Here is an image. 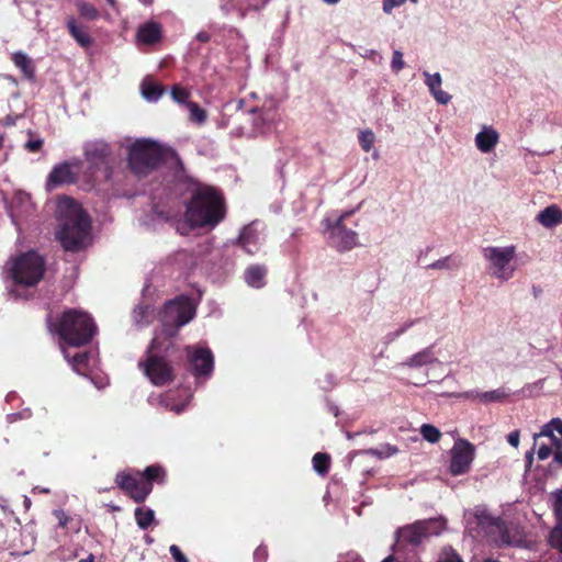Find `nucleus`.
Listing matches in <instances>:
<instances>
[{
	"label": "nucleus",
	"mask_w": 562,
	"mask_h": 562,
	"mask_svg": "<svg viewBox=\"0 0 562 562\" xmlns=\"http://www.w3.org/2000/svg\"><path fill=\"white\" fill-rule=\"evenodd\" d=\"M191 199L187 203L184 218L191 228L213 229L225 217L224 199L209 186L191 183Z\"/></svg>",
	"instance_id": "obj_1"
},
{
	"label": "nucleus",
	"mask_w": 562,
	"mask_h": 562,
	"mask_svg": "<svg viewBox=\"0 0 562 562\" xmlns=\"http://www.w3.org/2000/svg\"><path fill=\"white\" fill-rule=\"evenodd\" d=\"M58 229L56 236L67 251H79L90 232L88 214L71 198H64L58 204Z\"/></svg>",
	"instance_id": "obj_2"
},
{
	"label": "nucleus",
	"mask_w": 562,
	"mask_h": 562,
	"mask_svg": "<svg viewBox=\"0 0 562 562\" xmlns=\"http://www.w3.org/2000/svg\"><path fill=\"white\" fill-rule=\"evenodd\" d=\"M47 322L49 330L58 334L69 347L88 345L97 333L92 317L78 310L65 311L56 323L48 316Z\"/></svg>",
	"instance_id": "obj_3"
},
{
	"label": "nucleus",
	"mask_w": 562,
	"mask_h": 562,
	"mask_svg": "<svg viewBox=\"0 0 562 562\" xmlns=\"http://www.w3.org/2000/svg\"><path fill=\"white\" fill-rule=\"evenodd\" d=\"M447 528L443 517L416 520L396 530V547L404 549L416 548L432 536H439Z\"/></svg>",
	"instance_id": "obj_4"
},
{
	"label": "nucleus",
	"mask_w": 562,
	"mask_h": 562,
	"mask_svg": "<svg viewBox=\"0 0 562 562\" xmlns=\"http://www.w3.org/2000/svg\"><path fill=\"white\" fill-rule=\"evenodd\" d=\"M162 157L158 143L150 139L136 140L130 148L128 166L136 176L143 177L156 169L162 162Z\"/></svg>",
	"instance_id": "obj_5"
},
{
	"label": "nucleus",
	"mask_w": 562,
	"mask_h": 562,
	"mask_svg": "<svg viewBox=\"0 0 562 562\" xmlns=\"http://www.w3.org/2000/svg\"><path fill=\"white\" fill-rule=\"evenodd\" d=\"M44 270V259L37 252L31 250L15 258L9 272L15 284L30 288L42 280Z\"/></svg>",
	"instance_id": "obj_6"
},
{
	"label": "nucleus",
	"mask_w": 562,
	"mask_h": 562,
	"mask_svg": "<svg viewBox=\"0 0 562 562\" xmlns=\"http://www.w3.org/2000/svg\"><path fill=\"white\" fill-rule=\"evenodd\" d=\"M353 210L342 212L338 217L323 221L324 235L328 245L338 252H347L359 245L358 233L345 225V220L353 214Z\"/></svg>",
	"instance_id": "obj_7"
},
{
	"label": "nucleus",
	"mask_w": 562,
	"mask_h": 562,
	"mask_svg": "<svg viewBox=\"0 0 562 562\" xmlns=\"http://www.w3.org/2000/svg\"><path fill=\"white\" fill-rule=\"evenodd\" d=\"M483 257L490 262L493 276L502 281H507L514 276L515 268L510 265L515 257V247H495L483 248Z\"/></svg>",
	"instance_id": "obj_8"
},
{
	"label": "nucleus",
	"mask_w": 562,
	"mask_h": 562,
	"mask_svg": "<svg viewBox=\"0 0 562 562\" xmlns=\"http://www.w3.org/2000/svg\"><path fill=\"white\" fill-rule=\"evenodd\" d=\"M194 316V310L188 299L177 297L167 302L160 314V321L168 330L172 327L175 330L188 324Z\"/></svg>",
	"instance_id": "obj_9"
},
{
	"label": "nucleus",
	"mask_w": 562,
	"mask_h": 562,
	"mask_svg": "<svg viewBox=\"0 0 562 562\" xmlns=\"http://www.w3.org/2000/svg\"><path fill=\"white\" fill-rule=\"evenodd\" d=\"M279 103L276 98L268 97L261 106L248 110L251 116L252 131L256 134L270 133L279 121Z\"/></svg>",
	"instance_id": "obj_10"
},
{
	"label": "nucleus",
	"mask_w": 562,
	"mask_h": 562,
	"mask_svg": "<svg viewBox=\"0 0 562 562\" xmlns=\"http://www.w3.org/2000/svg\"><path fill=\"white\" fill-rule=\"evenodd\" d=\"M400 367L407 369H419L427 367V375L429 376L428 383H439L441 380L435 375H430V372L440 370L445 373V364L438 359L435 351V344L429 345L422 350L413 353L400 363Z\"/></svg>",
	"instance_id": "obj_11"
},
{
	"label": "nucleus",
	"mask_w": 562,
	"mask_h": 562,
	"mask_svg": "<svg viewBox=\"0 0 562 562\" xmlns=\"http://www.w3.org/2000/svg\"><path fill=\"white\" fill-rule=\"evenodd\" d=\"M477 525L492 538L498 547L513 546L516 539L510 536L506 522L501 517H493L487 513L476 515Z\"/></svg>",
	"instance_id": "obj_12"
},
{
	"label": "nucleus",
	"mask_w": 562,
	"mask_h": 562,
	"mask_svg": "<svg viewBox=\"0 0 562 562\" xmlns=\"http://www.w3.org/2000/svg\"><path fill=\"white\" fill-rule=\"evenodd\" d=\"M116 486L135 503H144L151 493L149 483L143 482L140 472L135 475L130 472H119L115 476Z\"/></svg>",
	"instance_id": "obj_13"
},
{
	"label": "nucleus",
	"mask_w": 562,
	"mask_h": 562,
	"mask_svg": "<svg viewBox=\"0 0 562 562\" xmlns=\"http://www.w3.org/2000/svg\"><path fill=\"white\" fill-rule=\"evenodd\" d=\"M116 486L135 503H144L151 493L149 483L143 482L140 472L135 475L130 472H119L115 476Z\"/></svg>",
	"instance_id": "obj_14"
},
{
	"label": "nucleus",
	"mask_w": 562,
	"mask_h": 562,
	"mask_svg": "<svg viewBox=\"0 0 562 562\" xmlns=\"http://www.w3.org/2000/svg\"><path fill=\"white\" fill-rule=\"evenodd\" d=\"M190 371L198 382H205L214 370V357L209 348H188Z\"/></svg>",
	"instance_id": "obj_15"
},
{
	"label": "nucleus",
	"mask_w": 562,
	"mask_h": 562,
	"mask_svg": "<svg viewBox=\"0 0 562 562\" xmlns=\"http://www.w3.org/2000/svg\"><path fill=\"white\" fill-rule=\"evenodd\" d=\"M139 367L143 368L144 374L155 385L170 383L173 379L172 367L161 357L150 356L145 363L139 362Z\"/></svg>",
	"instance_id": "obj_16"
},
{
	"label": "nucleus",
	"mask_w": 562,
	"mask_h": 562,
	"mask_svg": "<svg viewBox=\"0 0 562 562\" xmlns=\"http://www.w3.org/2000/svg\"><path fill=\"white\" fill-rule=\"evenodd\" d=\"M473 459L474 446L464 439H459L451 449L450 473L454 476L467 473Z\"/></svg>",
	"instance_id": "obj_17"
},
{
	"label": "nucleus",
	"mask_w": 562,
	"mask_h": 562,
	"mask_svg": "<svg viewBox=\"0 0 562 562\" xmlns=\"http://www.w3.org/2000/svg\"><path fill=\"white\" fill-rule=\"evenodd\" d=\"M83 153L90 168H100L108 164L111 155L110 145L101 139L90 140L83 145Z\"/></svg>",
	"instance_id": "obj_18"
},
{
	"label": "nucleus",
	"mask_w": 562,
	"mask_h": 562,
	"mask_svg": "<svg viewBox=\"0 0 562 562\" xmlns=\"http://www.w3.org/2000/svg\"><path fill=\"white\" fill-rule=\"evenodd\" d=\"M76 179L72 164L64 161L53 167L46 179V189L50 191L60 186L74 183Z\"/></svg>",
	"instance_id": "obj_19"
},
{
	"label": "nucleus",
	"mask_w": 562,
	"mask_h": 562,
	"mask_svg": "<svg viewBox=\"0 0 562 562\" xmlns=\"http://www.w3.org/2000/svg\"><path fill=\"white\" fill-rule=\"evenodd\" d=\"M181 389H166L158 395L154 393L149 396L150 403H158L170 411L180 412L187 405V400L180 394Z\"/></svg>",
	"instance_id": "obj_20"
},
{
	"label": "nucleus",
	"mask_w": 562,
	"mask_h": 562,
	"mask_svg": "<svg viewBox=\"0 0 562 562\" xmlns=\"http://www.w3.org/2000/svg\"><path fill=\"white\" fill-rule=\"evenodd\" d=\"M237 244L250 255L256 254L261 245V235L258 231V223L252 222L243 227Z\"/></svg>",
	"instance_id": "obj_21"
},
{
	"label": "nucleus",
	"mask_w": 562,
	"mask_h": 562,
	"mask_svg": "<svg viewBox=\"0 0 562 562\" xmlns=\"http://www.w3.org/2000/svg\"><path fill=\"white\" fill-rule=\"evenodd\" d=\"M265 0H220V9L224 15L238 12L240 18L249 10H259L263 7Z\"/></svg>",
	"instance_id": "obj_22"
},
{
	"label": "nucleus",
	"mask_w": 562,
	"mask_h": 562,
	"mask_svg": "<svg viewBox=\"0 0 562 562\" xmlns=\"http://www.w3.org/2000/svg\"><path fill=\"white\" fill-rule=\"evenodd\" d=\"M425 77V83L429 89L430 94L437 101V103L446 105L452 97L441 89L442 79L439 72L429 74L428 71L423 72Z\"/></svg>",
	"instance_id": "obj_23"
},
{
	"label": "nucleus",
	"mask_w": 562,
	"mask_h": 562,
	"mask_svg": "<svg viewBox=\"0 0 562 562\" xmlns=\"http://www.w3.org/2000/svg\"><path fill=\"white\" fill-rule=\"evenodd\" d=\"M441 396L457 398H479L482 403L502 402L507 395L503 389H494L483 393H474L473 391L463 393H443Z\"/></svg>",
	"instance_id": "obj_24"
},
{
	"label": "nucleus",
	"mask_w": 562,
	"mask_h": 562,
	"mask_svg": "<svg viewBox=\"0 0 562 562\" xmlns=\"http://www.w3.org/2000/svg\"><path fill=\"white\" fill-rule=\"evenodd\" d=\"M66 26L71 37L83 48H88L93 44V40L87 27L79 24L74 16L66 20Z\"/></svg>",
	"instance_id": "obj_25"
},
{
	"label": "nucleus",
	"mask_w": 562,
	"mask_h": 562,
	"mask_svg": "<svg viewBox=\"0 0 562 562\" xmlns=\"http://www.w3.org/2000/svg\"><path fill=\"white\" fill-rule=\"evenodd\" d=\"M499 140V134L493 127L484 126L475 136V145L477 149L487 154L494 149Z\"/></svg>",
	"instance_id": "obj_26"
},
{
	"label": "nucleus",
	"mask_w": 562,
	"mask_h": 562,
	"mask_svg": "<svg viewBox=\"0 0 562 562\" xmlns=\"http://www.w3.org/2000/svg\"><path fill=\"white\" fill-rule=\"evenodd\" d=\"M267 268L263 265H251L244 273L245 282L255 289H261L266 284Z\"/></svg>",
	"instance_id": "obj_27"
},
{
	"label": "nucleus",
	"mask_w": 562,
	"mask_h": 562,
	"mask_svg": "<svg viewBox=\"0 0 562 562\" xmlns=\"http://www.w3.org/2000/svg\"><path fill=\"white\" fill-rule=\"evenodd\" d=\"M137 38L139 42L151 45L160 41L161 26L156 22H147L138 27Z\"/></svg>",
	"instance_id": "obj_28"
},
{
	"label": "nucleus",
	"mask_w": 562,
	"mask_h": 562,
	"mask_svg": "<svg viewBox=\"0 0 562 562\" xmlns=\"http://www.w3.org/2000/svg\"><path fill=\"white\" fill-rule=\"evenodd\" d=\"M555 431L562 437V419L560 418H553L548 424L543 425L540 432L535 436V439L537 440L538 437H548L550 438L552 447L561 448L562 441L554 435Z\"/></svg>",
	"instance_id": "obj_29"
},
{
	"label": "nucleus",
	"mask_w": 562,
	"mask_h": 562,
	"mask_svg": "<svg viewBox=\"0 0 562 562\" xmlns=\"http://www.w3.org/2000/svg\"><path fill=\"white\" fill-rule=\"evenodd\" d=\"M537 221L547 228H552L562 222V212L557 205L547 206L537 215Z\"/></svg>",
	"instance_id": "obj_30"
},
{
	"label": "nucleus",
	"mask_w": 562,
	"mask_h": 562,
	"mask_svg": "<svg viewBox=\"0 0 562 562\" xmlns=\"http://www.w3.org/2000/svg\"><path fill=\"white\" fill-rule=\"evenodd\" d=\"M166 470L160 464H153L145 468L143 472H140V476L143 482L149 483V486L153 488L154 483L162 484L166 481Z\"/></svg>",
	"instance_id": "obj_31"
},
{
	"label": "nucleus",
	"mask_w": 562,
	"mask_h": 562,
	"mask_svg": "<svg viewBox=\"0 0 562 562\" xmlns=\"http://www.w3.org/2000/svg\"><path fill=\"white\" fill-rule=\"evenodd\" d=\"M462 266V257L451 254L426 266V269L453 271Z\"/></svg>",
	"instance_id": "obj_32"
},
{
	"label": "nucleus",
	"mask_w": 562,
	"mask_h": 562,
	"mask_svg": "<svg viewBox=\"0 0 562 562\" xmlns=\"http://www.w3.org/2000/svg\"><path fill=\"white\" fill-rule=\"evenodd\" d=\"M65 359L71 364L75 371L81 372V368H85L90 359L91 353L89 351H76L70 352L68 348L61 347Z\"/></svg>",
	"instance_id": "obj_33"
},
{
	"label": "nucleus",
	"mask_w": 562,
	"mask_h": 562,
	"mask_svg": "<svg viewBox=\"0 0 562 562\" xmlns=\"http://www.w3.org/2000/svg\"><path fill=\"white\" fill-rule=\"evenodd\" d=\"M12 60L14 65L21 69V71L27 79L33 80L35 78L34 64L25 53H14L12 56Z\"/></svg>",
	"instance_id": "obj_34"
},
{
	"label": "nucleus",
	"mask_w": 562,
	"mask_h": 562,
	"mask_svg": "<svg viewBox=\"0 0 562 562\" xmlns=\"http://www.w3.org/2000/svg\"><path fill=\"white\" fill-rule=\"evenodd\" d=\"M164 93V88L153 81L144 80L142 82V94L150 102H156Z\"/></svg>",
	"instance_id": "obj_35"
},
{
	"label": "nucleus",
	"mask_w": 562,
	"mask_h": 562,
	"mask_svg": "<svg viewBox=\"0 0 562 562\" xmlns=\"http://www.w3.org/2000/svg\"><path fill=\"white\" fill-rule=\"evenodd\" d=\"M151 315H153V308L150 305L139 304L134 308L132 317L136 325L143 326V325H147L150 323Z\"/></svg>",
	"instance_id": "obj_36"
},
{
	"label": "nucleus",
	"mask_w": 562,
	"mask_h": 562,
	"mask_svg": "<svg viewBox=\"0 0 562 562\" xmlns=\"http://www.w3.org/2000/svg\"><path fill=\"white\" fill-rule=\"evenodd\" d=\"M135 519L140 529H147L155 519V513L150 508L137 507L135 509Z\"/></svg>",
	"instance_id": "obj_37"
},
{
	"label": "nucleus",
	"mask_w": 562,
	"mask_h": 562,
	"mask_svg": "<svg viewBox=\"0 0 562 562\" xmlns=\"http://www.w3.org/2000/svg\"><path fill=\"white\" fill-rule=\"evenodd\" d=\"M313 468L322 475L328 473L330 468V457L327 453L317 452L313 457Z\"/></svg>",
	"instance_id": "obj_38"
},
{
	"label": "nucleus",
	"mask_w": 562,
	"mask_h": 562,
	"mask_svg": "<svg viewBox=\"0 0 562 562\" xmlns=\"http://www.w3.org/2000/svg\"><path fill=\"white\" fill-rule=\"evenodd\" d=\"M77 9L80 16L88 21H94L100 15L98 9L93 4L86 1H79L77 3Z\"/></svg>",
	"instance_id": "obj_39"
},
{
	"label": "nucleus",
	"mask_w": 562,
	"mask_h": 562,
	"mask_svg": "<svg viewBox=\"0 0 562 562\" xmlns=\"http://www.w3.org/2000/svg\"><path fill=\"white\" fill-rule=\"evenodd\" d=\"M552 512L555 517V525H562V490L551 493Z\"/></svg>",
	"instance_id": "obj_40"
},
{
	"label": "nucleus",
	"mask_w": 562,
	"mask_h": 562,
	"mask_svg": "<svg viewBox=\"0 0 562 562\" xmlns=\"http://www.w3.org/2000/svg\"><path fill=\"white\" fill-rule=\"evenodd\" d=\"M358 140L363 151L369 153L372 149L373 144L375 142V135L371 130L367 128L360 131L358 135Z\"/></svg>",
	"instance_id": "obj_41"
},
{
	"label": "nucleus",
	"mask_w": 562,
	"mask_h": 562,
	"mask_svg": "<svg viewBox=\"0 0 562 562\" xmlns=\"http://www.w3.org/2000/svg\"><path fill=\"white\" fill-rule=\"evenodd\" d=\"M420 434L425 440L431 443L438 442L441 438V432L439 429L430 424H424L420 427Z\"/></svg>",
	"instance_id": "obj_42"
},
{
	"label": "nucleus",
	"mask_w": 562,
	"mask_h": 562,
	"mask_svg": "<svg viewBox=\"0 0 562 562\" xmlns=\"http://www.w3.org/2000/svg\"><path fill=\"white\" fill-rule=\"evenodd\" d=\"M549 544L562 554V525H555L549 533Z\"/></svg>",
	"instance_id": "obj_43"
},
{
	"label": "nucleus",
	"mask_w": 562,
	"mask_h": 562,
	"mask_svg": "<svg viewBox=\"0 0 562 562\" xmlns=\"http://www.w3.org/2000/svg\"><path fill=\"white\" fill-rule=\"evenodd\" d=\"M190 117L193 122L202 124L206 121V112L195 102H189Z\"/></svg>",
	"instance_id": "obj_44"
},
{
	"label": "nucleus",
	"mask_w": 562,
	"mask_h": 562,
	"mask_svg": "<svg viewBox=\"0 0 562 562\" xmlns=\"http://www.w3.org/2000/svg\"><path fill=\"white\" fill-rule=\"evenodd\" d=\"M437 562H463V560L452 548H445L439 554Z\"/></svg>",
	"instance_id": "obj_45"
},
{
	"label": "nucleus",
	"mask_w": 562,
	"mask_h": 562,
	"mask_svg": "<svg viewBox=\"0 0 562 562\" xmlns=\"http://www.w3.org/2000/svg\"><path fill=\"white\" fill-rule=\"evenodd\" d=\"M171 97L177 103L183 104L189 99L190 93L188 90L179 86H173L171 89Z\"/></svg>",
	"instance_id": "obj_46"
},
{
	"label": "nucleus",
	"mask_w": 562,
	"mask_h": 562,
	"mask_svg": "<svg viewBox=\"0 0 562 562\" xmlns=\"http://www.w3.org/2000/svg\"><path fill=\"white\" fill-rule=\"evenodd\" d=\"M405 67V63L403 60V53L401 50H394L392 60H391V69L393 72L398 74Z\"/></svg>",
	"instance_id": "obj_47"
},
{
	"label": "nucleus",
	"mask_w": 562,
	"mask_h": 562,
	"mask_svg": "<svg viewBox=\"0 0 562 562\" xmlns=\"http://www.w3.org/2000/svg\"><path fill=\"white\" fill-rule=\"evenodd\" d=\"M44 139L41 137L31 138L24 144V149L29 153H37L42 149Z\"/></svg>",
	"instance_id": "obj_48"
},
{
	"label": "nucleus",
	"mask_w": 562,
	"mask_h": 562,
	"mask_svg": "<svg viewBox=\"0 0 562 562\" xmlns=\"http://www.w3.org/2000/svg\"><path fill=\"white\" fill-rule=\"evenodd\" d=\"M54 516L57 518L58 526L61 528H66L68 522L71 521V517L63 509L55 510Z\"/></svg>",
	"instance_id": "obj_49"
},
{
	"label": "nucleus",
	"mask_w": 562,
	"mask_h": 562,
	"mask_svg": "<svg viewBox=\"0 0 562 562\" xmlns=\"http://www.w3.org/2000/svg\"><path fill=\"white\" fill-rule=\"evenodd\" d=\"M169 552L176 562H189L188 558L178 546H170Z\"/></svg>",
	"instance_id": "obj_50"
},
{
	"label": "nucleus",
	"mask_w": 562,
	"mask_h": 562,
	"mask_svg": "<svg viewBox=\"0 0 562 562\" xmlns=\"http://www.w3.org/2000/svg\"><path fill=\"white\" fill-rule=\"evenodd\" d=\"M552 446H547V445H541L539 448H538V451H537V454H538V459L539 460H546L550 457L551 452H552Z\"/></svg>",
	"instance_id": "obj_51"
},
{
	"label": "nucleus",
	"mask_w": 562,
	"mask_h": 562,
	"mask_svg": "<svg viewBox=\"0 0 562 562\" xmlns=\"http://www.w3.org/2000/svg\"><path fill=\"white\" fill-rule=\"evenodd\" d=\"M268 557V550L266 547H258L255 550L254 558L256 562H265Z\"/></svg>",
	"instance_id": "obj_52"
},
{
	"label": "nucleus",
	"mask_w": 562,
	"mask_h": 562,
	"mask_svg": "<svg viewBox=\"0 0 562 562\" xmlns=\"http://www.w3.org/2000/svg\"><path fill=\"white\" fill-rule=\"evenodd\" d=\"M403 334V329H401L400 327L394 330V331H390L387 333L385 336H384V342L385 344H391L393 342L394 340H396L398 337H401Z\"/></svg>",
	"instance_id": "obj_53"
},
{
	"label": "nucleus",
	"mask_w": 562,
	"mask_h": 562,
	"mask_svg": "<svg viewBox=\"0 0 562 562\" xmlns=\"http://www.w3.org/2000/svg\"><path fill=\"white\" fill-rule=\"evenodd\" d=\"M340 562H364V561L357 552H349L344 558H341Z\"/></svg>",
	"instance_id": "obj_54"
},
{
	"label": "nucleus",
	"mask_w": 562,
	"mask_h": 562,
	"mask_svg": "<svg viewBox=\"0 0 562 562\" xmlns=\"http://www.w3.org/2000/svg\"><path fill=\"white\" fill-rule=\"evenodd\" d=\"M382 9L385 14H391L394 8H397L394 0H382Z\"/></svg>",
	"instance_id": "obj_55"
},
{
	"label": "nucleus",
	"mask_w": 562,
	"mask_h": 562,
	"mask_svg": "<svg viewBox=\"0 0 562 562\" xmlns=\"http://www.w3.org/2000/svg\"><path fill=\"white\" fill-rule=\"evenodd\" d=\"M507 441L513 447H518V445H519V431L515 430V431L510 432L508 435V437H507Z\"/></svg>",
	"instance_id": "obj_56"
},
{
	"label": "nucleus",
	"mask_w": 562,
	"mask_h": 562,
	"mask_svg": "<svg viewBox=\"0 0 562 562\" xmlns=\"http://www.w3.org/2000/svg\"><path fill=\"white\" fill-rule=\"evenodd\" d=\"M195 38L201 43H207L211 40V35L205 31H201L196 34Z\"/></svg>",
	"instance_id": "obj_57"
},
{
	"label": "nucleus",
	"mask_w": 562,
	"mask_h": 562,
	"mask_svg": "<svg viewBox=\"0 0 562 562\" xmlns=\"http://www.w3.org/2000/svg\"><path fill=\"white\" fill-rule=\"evenodd\" d=\"M419 319H409L403 323L400 328L403 329V334H405L411 327H413Z\"/></svg>",
	"instance_id": "obj_58"
},
{
	"label": "nucleus",
	"mask_w": 562,
	"mask_h": 562,
	"mask_svg": "<svg viewBox=\"0 0 562 562\" xmlns=\"http://www.w3.org/2000/svg\"><path fill=\"white\" fill-rule=\"evenodd\" d=\"M554 461L562 465V447L561 448H554Z\"/></svg>",
	"instance_id": "obj_59"
},
{
	"label": "nucleus",
	"mask_w": 562,
	"mask_h": 562,
	"mask_svg": "<svg viewBox=\"0 0 562 562\" xmlns=\"http://www.w3.org/2000/svg\"><path fill=\"white\" fill-rule=\"evenodd\" d=\"M364 57L367 58H375V57H379V59L381 60L382 57L379 55V53L374 49H369L366 52V54L363 55Z\"/></svg>",
	"instance_id": "obj_60"
},
{
	"label": "nucleus",
	"mask_w": 562,
	"mask_h": 562,
	"mask_svg": "<svg viewBox=\"0 0 562 562\" xmlns=\"http://www.w3.org/2000/svg\"><path fill=\"white\" fill-rule=\"evenodd\" d=\"M22 418V413H13V414H9L7 416V419L9 423H14L15 420Z\"/></svg>",
	"instance_id": "obj_61"
},
{
	"label": "nucleus",
	"mask_w": 562,
	"mask_h": 562,
	"mask_svg": "<svg viewBox=\"0 0 562 562\" xmlns=\"http://www.w3.org/2000/svg\"><path fill=\"white\" fill-rule=\"evenodd\" d=\"M15 396H16V393L14 391H12V392L8 393L7 401L11 402L15 398Z\"/></svg>",
	"instance_id": "obj_62"
},
{
	"label": "nucleus",
	"mask_w": 562,
	"mask_h": 562,
	"mask_svg": "<svg viewBox=\"0 0 562 562\" xmlns=\"http://www.w3.org/2000/svg\"><path fill=\"white\" fill-rule=\"evenodd\" d=\"M78 562H94V560H93V555H90V557H89V558H87V559H81V560H79Z\"/></svg>",
	"instance_id": "obj_63"
},
{
	"label": "nucleus",
	"mask_w": 562,
	"mask_h": 562,
	"mask_svg": "<svg viewBox=\"0 0 562 562\" xmlns=\"http://www.w3.org/2000/svg\"><path fill=\"white\" fill-rule=\"evenodd\" d=\"M381 562H394V557L393 555H389L385 559H383Z\"/></svg>",
	"instance_id": "obj_64"
}]
</instances>
